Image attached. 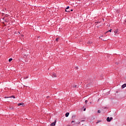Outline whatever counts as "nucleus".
<instances>
[{
	"label": "nucleus",
	"mask_w": 126,
	"mask_h": 126,
	"mask_svg": "<svg viewBox=\"0 0 126 126\" xmlns=\"http://www.w3.org/2000/svg\"><path fill=\"white\" fill-rule=\"evenodd\" d=\"M112 120H113V118L111 117L110 118V117H107V118L106 119L107 122H111V121H112Z\"/></svg>",
	"instance_id": "nucleus-1"
},
{
	"label": "nucleus",
	"mask_w": 126,
	"mask_h": 126,
	"mask_svg": "<svg viewBox=\"0 0 126 126\" xmlns=\"http://www.w3.org/2000/svg\"><path fill=\"white\" fill-rule=\"evenodd\" d=\"M69 9V6H67V7L66 8V9ZM65 11H66V12H70V11L69 10H65Z\"/></svg>",
	"instance_id": "nucleus-2"
},
{
	"label": "nucleus",
	"mask_w": 126,
	"mask_h": 126,
	"mask_svg": "<svg viewBox=\"0 0 126 126\" xmlns=\"http://www.w3.org/2000/svg\"><path fill=\"white\" fill-rule=\"evenodd\" d=\"M121 87H122V88L123 89H124V88H125V87H126V83L123 84V85Z\"/></svg>",
	"instance_id": "nucleus-3"
},
{
	"label": "nucleus",
	"mask_w": 126,
	"mask_h": 126,
	"mask_svg": "<svg viewBox=\"0 0 126 126\" xmlns=\"http://www.w3.org/2000/svg\"><path fill=\"white\" fill-rule=\"evenodd\" d=\"M118 30H116L115 31H114V34H115V35H117V34H118Z\"/></svg>",
	"instance_id": "nucleus-4"
},
{
	"label": "nucleus",
	"mask_w": 126,
	"mask_h": 126,
	"mask_svg": "<svg viewBox=\"0 0 126 126\" xmlns=\"http://www.w3.org/2000/svg\"><path fill=\"white\" fill-rule=\"evenodd\" d=\"M68 116H69V113L67 112L65 114V117L66 118H67V117H68Z\"/></svg>",
	"instance_id": "nucleus-5"
},
{
	"label": "nucleus",
	"mask_w": 126,
	"mask_h": 126,
	"mask_svg": "<svg viewBox=\"0 0 126 126\" xmlns=\"http://www.w3.org/2000/svg\"><path fill=\"white\" fill-rule=\"evenodd\" d=\"M52 77H57V75L56 74V73H54L53 74Z\"/></svg>",
	"instance_id": "nucleus-6"
},
{
	"label": "nucleus",
	"mask_w": 126,
	"mask_h": 126,
	"mask_svg": "<svg viewBox=\"0 0 126 126\" xmlns=\"http://www.w3.org/2000/svg\"><path fill=\"white\" fill-rule=\"evenodd\" d=\"M24 104V103H20L18 104V106H21V105H23Z\"/></svg>",
	"instance_id": "nucleus-7"
},
{
	"label": "nucleus",
	"mask_w": 126,
	"mask_h": 126,
	"mask_svg": "<svg viewBox=\"0 0 126 126\" xmlns=\"http://www.w3.org/2000/svg\"><path fill=\"white\" fill-rule=\"evenodd\" d=\"M51 126H56V122H53L51 123Z\"/></svg>",
	"instance_id": "nucleus-8"
},
{
	"label": "nucleus",
	"mask_w": 126,
	"mask_h": 126,
	"mask_svg": "<svg viewBox=\"0 0 126 126\" xmlns=\"http://www.w3.org/2000/svg\"><path fill=\"white\" fill-rule=\"evenodd\" d=\"M11 61H12V59L10 58V59H9V63H10V62H11Z\"/></svg>",
	"instance_id": "nucleus-9"
},
{
	"label": "nucleus",
	"mask_w": 126,
	"mask_h": 126,
	"mask_svg": "<svg viewBox=\"0 0 126 126\" xmlns=\"http://www.w3.org/2000/svg\"><path fill=\"white\" fill-rule=\"evenodd\" d=\"M97 113H98L99 114H100V113H101V110H99L97 111Z\"/></svg>",
	"instance_id": "nucleus-10"
},
{
	"label": "nucleus",
	"mask_w": 126,
	"mask_h": 126,
	"mask_svg": "<svg viewBox=\"0 0 126 126\" xmlns=\"http://www.w3.org/2000/svg\"><path fill=\"white\" fill-rule=\"evenodd\" d=\"M76 86H77L76 85H74L73 86V88H76Z\"/></svg>",
	"instance_id": "nucleus-11"
},
{
	"label": "nucleus",
	"mask_w": 126,
	"mask_h": 126,
	"mask_svg": "<svg viewBox=\"0 0 126 126\" xmlns=\"http://www.w3.org/2000/svg\"><path fill=\"white\" fill-rule=\"evenodd\" d=\"M88 102V101H87V100H85V104H87Z\"/></svg>",
	"instance_id": "nucleus-12"
},
{
	"label": "nucleus",
	"mask_w": 126,
	"mask_h": 126,
	"mask_svg": "<svg viewBox=\"0 0 126 126\" xmlns=\"http://www.w3.org/2000/svg\"><path fill=\"white\" fill-rule=\"evenodd\" d=\"M112 32V29H110V30H109L108 32Z\"/></svg>",
	"instance_id": "nucleus-13"
},
{
	"label": "nucleus",
	"mask_w": 126,
	"mask_h": 126,
	"mask_svg": "<svg viewBox=\"0 0 126 126\" xmlns=\"http://www.w3.org/2000/svg\"><path fill=\"white\" fill-rule=\"evenodd\" d=\"M28 77H29L28 76H27V77H24V79H27V78H28Z\"/></svg>",
	"instance_id": "nucleus-14"
},
{
	"label": "nucleus",
	"mask_w": 126,
	"mask_h": 126,
	"mask_svg": "<svg viewBox=\"0 0 126 126\" xmlns=\"http://www.w3.org/2000/svg\"><path fill=\"white\" fill-rule=\"evenodd\" d=\"M11 97L13 98L14 99H15V96H11Z\"/></svg>",
	"instance_id": "nucleus-15"
},
{
	"label": "nucleus",
	"mask_w": 126,
	"mask_h": 126,
	"mask_svg": "<svg viewBox=\"0 0 126 126\" xmlns=\"http://www.w3.org/2000/svg\"><path fill=\"white\" fill-rule=\"evenodd\" d=\"M58 40H59V38H56V41H58Z\"/></svg>",
	"instance_id": "nucleus-16"
},
{
	"label": "nucleus",
	"mask_w": 126,
	"mask_h": 126,
	"mask_svg": "<svg viewBox=\"0 0 126 126\" xmlns=\"http://www.w3.org/2000/svg\"><path fill=\"white\" fill-rule=\"evenodd\" d=\"M76 69H78V67H76Z\"/></svg>",
	"instance_id": "nucleus-17"
},
{
	"label": "nucleus",
	"mask_w": 126,
	"mask_h": 126,
	"mask_svg": "<svg viewBox=\"0 0 126 126\" xmlns=\"http://www.w3.org/2000/svg\"><path fill=\"white\" fill-rule=\"evenodd\" d=\"M102 37H103V36H100L99 38H100V39H102Z\"/></svg>",
	"instance_id": "nucleus-18"
},
{
	"label": "nucleus",
	"mask_w": 126,
	"mask_h": 126,
	"mask_svg": "<svg viewBox=\"0 0 126 126\" xmlns=\"http://www.w3.org/2000/svg\"><path fill=\"white\" fill-rule=\"evenodd\" d=\"M72 123H74V121H72L71 122V123L72 124Z\"/></svg>",
	"instance_id": "nucleus-19"
},
{
	"label": "nucleus",
	"mask_w": 126,
	"mask_h": 126,
	"mask_svg": "<svg viewBox=\"0 0 126 126\" xmlns=\"http://www.w3.org/2000/svg\"><path fill=\"white\" fill-rule=\"evenodd\" d=\"M70 11H73V10L71 9V10H70Z\"/></svg>",
	"instance_id": "nucleus-20"
},
{
	"label": "nucleus",
	"mask_w": 126,
	"mask_h": 126,
	"mask_svg": "<svg viewBox=\"0 0 126 126\" xmlns=\"http://www.w3.org/2000/svg\"><path fill=\"white\" fill-rule=\"evenodd\" d=\"M50 96H47V98H49Z\"/></svg>",
	"instance_id": "nucleus-21"
},
{
	"label": "nucleus",
	"mask_w": 126,
	"mask_h": 126,
	"mask_svg": "<svg viewBox=\"0 0 126 126\" xmlns=\"http://www.w3.org/2000/svg\"><path fill=\"white\" fill-rule=\"evenodd\" d=\"M86 110V108H85L84 109V111H85Z\"/></svg>",
	"instance_id": "nucleus-22"
},
{
	"label": "nucleus",
	"mask_w": 126,
	"mask_h": 126,
	"mask_svg": "<svg viewBox=\"0 0 126 126\" xmlns=\"http://www.w3.org/2000/svg\"><path fill=\"white\" fill-rule=\"evenodd\" d=\"M82 122H84V121H82Z\"/></svg>",
	"instance_id": "nucleus-23"
}]
</instances>
